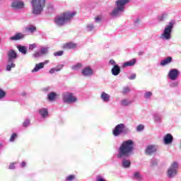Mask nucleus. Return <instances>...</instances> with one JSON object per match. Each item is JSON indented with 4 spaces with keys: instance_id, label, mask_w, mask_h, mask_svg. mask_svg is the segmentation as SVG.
<instances>
[{
    "instance_id": "f8f14e48",
    "label": "nucleus",
    "mask_w": 181,
    "mask_h": 181,
    "mask_svg": "<svg viewBox=\"0 0 181 181\" xmlns=\"http://www.w3.org/2000/svg\"><path fill=\"white\" fill-rule=\"evenodd\" d=\"M81 74L86 77H90V76H93V74H94V71L91 67L87 66L81 71Z\"/></svg>"
},
{
    "instance_id": "c9c22d12",
    "label": "nucleus",
    "mask_w": 181,
    "mask_h": 181,
    "mask_svg": "<svg viewBox=\"0 0 181 181\" xmlns=\"http://www.w3.org/2000/svg\"><path fill=\"white\" fill-rule=\"evenodd\" d=\"M76 178V175H69L68 177H66V181H71V180H74V179Z\"/></svg>"
},
{
    "instance_id": "c03bdc74",
    "label": "nucleus",
    "mask_w": 181,
    "mask_h": 181,
    "mask_svg": "<svg viewBox=\"0 0 181 181\" xmlns=\"http://www.w3.org/2000/svg\"><path fill=\"white\" fill-rule=\"evenodd\" d=\"M136 78V74H133L129 77V80H135Z\"/></svg>"
},
{
    "instance_id": "a18cd8bd",
    "label": "nucleus",
    "mask_w": 181,
    "mask_h": 181,
    "mask_svg": "<svg viewBox=\"0 0 181 181\" xmlns=\"http://www.w3.org/2000/svg\"><path fill=\"white\" fill-rule=\"evenodd\" d=\"M88 30H92L93 29H94V25H89L87 26Z\"/></svg>"
},
{
    "instance_id": "49530a36",
    "label": "nucleus",
    "mask_w": 181,
    "mask_h": 181,
    "mask_svg": "<svg viewBox=\"0 0 181 181\" xmlns=\"http://www.w3.org/2000/svg\"><path fill=\"white\" fill-rule=\"evenodd\" d=\"M56 71H54V68H52L49 70V73L50 74H53L54 73H55Z\"/></svg>"
},
{
    "instance_id": "9b49d317",
    "label": "nucleus",
    "mask_w": 181,
    "mask_h": 181,
    "mask_svg": "<svg viewBox=\"0 0 181 181\" xmlns=\"http://www.w3.org/2000/svg\"><path fill=\"white\" fill-rule=\"evenodd\" d=\"M158 151V146L155 145H148L145 151V153L146 155H152L153 153H155Z\"/></svg>"
},
{
    "instance_id": "f03ea898",
    "label": "nucleus",
    "mask_w": 181,
    "mask_h": 181,
    "mask_svg": "<svg viewBox=\"0 0 181 181\" xmlns=\"http://www.w3.org/2000/svg\"><path fill=\"white\" fill-rule=\"evenodd\" d=\"M76 13V12L70 11L64 12L61 15L57 16L54 18V22L57 26H63L64 25H66L67 22H70V21L74 18Z\"/></svg>"
},
{
    "instance_id": "ea45409f",
    "label": "nucleus",
    "mask_w": 181,
    "mask_h": 181,
    "mask_svg": "<svg viewBox=\"0 0 181 181\" xmlns=\"http://www.w3.org/2000/svg\"><path fill=\"white\" fill-rule=\"evenodd\" d=\"M63 69V65H59L56 68H54L55 71H60Z\"/></svg>"
},
{
    "instance_id": "a19ab883",
    "label": "nucleus",
    "mask_w": 181,
    "mask_h": 181,
    "mask_svg": "<svg viewBox=\"0 0 181 181\" xmlns=\"http://www.w3.org/2000/svg\"><path fill=\"white\" fill-rule=\"evenodd\" d=\"M36 44H31L29 45V49L30 50H33V49H36Z\"/></svg>"
},
{
    "instance_id": "c756f323",
    "label": "nucleus",
    "mask_w": 181,
    "mask_h": 181,
    "mask_svg": "<svg viewBox=\"0 0 181 181\" xmlns=\"http://www.w3.org/2000/svg\"><path fill=\"white\" fill-rule=\"evenodd\" d=\"M145 126L144 124H139L136 127V131L138 132H141V131H144Z\"/></svg>"
},
{
    "instance_id": "c85d7f7f",
    "label": "nucleus",
    "mask_w": 181,
    "mask_h": 181,
    "mask_svg": "<svg viewBox=\"0 0 181 181\" xmlns=\"http://www.w3.org/2000/svg\"><path fill=\"white\" fill-rule=\"evenodd\" d=\"M16 138H18V134L16 133H13L9 139L10 142H13V141H15V139H16Z\"/></svg>"
},
{
    "instance_id": "6e6552de",
    "label": "nucleus",
    "mask_w": 181,
    "mask_h": 181,
    "mask_svg": "<svg viewBox=\"0 0 181 181\" xmlns=\"http://www.w3.org/2000/svg\"><path fill=\"white\" fill-rule=\"evenodd\" d=\"M124 129H125L124 124H117L112 131L114 136H119L121 133L124 132Z\"/></svg>"
},
{
    "instance_id": "4468645a",
    "label": "nucleus",
    "mask_w": 181,
    "mask_h": 181,
    "mask_svg": "<svg viewBox=\"0 0 181 181\" xmlns=\"http://www.w3.org/2000/svg\"><path fill=\"white\" fill-rule=\"evenodd\" d=\"M77 47V44L74 42H66L65 44L63 45V49L65 50H70V49H76Z\"/></svg>"
},
{
    "instance_id": "a211bd4d",
    "label": "nucleus",
    "mask_w": 181,
    "mask_h": 181,
    "mask_svg": "<svg viewBox=\"0 0 181 181\" xmlns=\"http://www.w3.org/2000/svg\"><path fill=\"white\" fill-rule=\"evenodd\" d=\"M25 36L23 34L18 33L16 34L14 36L10 37V40H21V39H23Z\"/></svg>"
},
{
    "instance_id": "37998d69",
    "label": "nucleus",
    "mask_w": 181,
    "mask_h": 181,
    "mask_svg": "<svg viewBox=\"0 0 181 181\" xmlns=\"http://www.w3.org/2000/svg\"><path fill=\"white\" fill-rule=\"evenodd\" d=\"M101 19H102L101 16H96V17L95 18V22H100V21H101Z\"/></svg>"
},
{
    "instance_id": "58836bf2",
    "label": "nucleus",
    "mask_w": 181,
    "mask_h": 181,
    "mask_svg": "<svg viewBox=\"0 0 181 181\" xmlns=\"http://www.w3.org/2000/svg\"><path fill=\"white\" fill-rule=\"evenodd\" d=\"M144 97L145 98H151V97H152V92H146L144 94Z\"/></svg>"
},
{
    "instance_id": "f704fd0d",
    "label": "nucleus",
    "mask_w": 181,
    "mask_h": 181,
    "mask_svg": "<svg viewBox=\"0 0 181 181\" xmlns=\"http://www.w3.org/2000/svg\"><path fill=\"white\" fill-rule=\"evenodd\" d=\"M134 177L135 179H137L138 180H141V174L139 173V172H136L134 175Z\"/></svg>"
},
{
    "instance_id": "7ed1b4c3",
    "label": "nucleus",
    "mask_w": 181,
    "mask_h": 181,
    "mask_svg": "<svg viewBox=\"0 0 181 181\" xmlns=\"http://www.w3.org/2000/svg\"><path fill=\"white\" fill-rule=\"evenodd\" d=\"M33 6V13L34 15H40L43 11V8L46 6V0H30Z\"/></svg>"
},
{
    "instance_id": "a878e982",
    "label": "nucleus",
    "mask_w": 181,
    "mask_h": 181,
    "mask_svg": "<svg viewBox=\"0 0 181 181\" xmlns=\"http://www.w3.org/2000/svg\"><path fill=\"white\" fill-rule=\"evenodd\" d=\"M18 52H20V53H23V54H26V53H28V49L25 46H18Z\"/></svg>"
},
{
    "instance_id": "423d86ee",
    "label": "nucleus",
    "mask_w": 181,
    "mask_h": 181,
    "mask_svg": "<svg viewBox=\"0 0 181 181\" xmlns=\"http://www.w3.org/2000/svg\"><path fill=\"white\" fill-rule=\"evenodd\" d=\"M62 100L64 103L66 104H73V103L77 102V98L70 92H66L63 94Z\"/></svg>"
},
{
    "instance_id": "6ab92c4d",
    "label": "nucleus",
    "mask_w": 181,
    "mask_h": 181,
    "mask_svg": "<svg viewBox=\"0 0 181 181\" xmlns=\"http://www.w3.org/2000/svg\"><path fill=\"white\" fill-rule=\"evenodd\" d=\"M45 67V64L43 62L37 64L35 67L32 70V73H35L36 71H39L40 69H43Z\"/></svg>"
},
{
    "instance_id": "473e14b6",
    "label": "nucleus",
    "mask_w": 181,
    "mask_h": 181,
    "mask_svg": "<svg viewBox=\"0 0 181 181\" xmlns=\"http://www.w3.org/2000/svg\"><path fill=\"white\" fill-rule=\"evenodd\" d=\"M131 91V89H129V87H124L122 89V94H128Z\"/></svg>"
},
{
    "instance_id": "7c9ffc66",
    "label": "nucleus",
    "mask_w": 181,
    "mask_h": 181,
    "mask_svg": "<svg viewBox=\"0 0 181 181\" xmlns=\"http://www.w3.org/2000/svg\"><path fill=\"white\" fill-rule=\"evenodd\" d=\"M81 67H83V64H77L76 65L72 66V70H79V69Z\"/></svg>"
},
{
    "instance_id": "bb28decb",
    "label": "nucleus",
    "mask_w": 181,
    "mask_h": 181,
    "mask_svg": "<svg viewBox=\"0 0 181 181\" xmlns=\"http://www.w3.org/2000/svg\"><path fill=\"white\" fill-rule=\"evenodd\" d=\"M120 103H121V105H122L123 107H127L128 105H130V104H132V101H129L127 99L122 100Z\"/></svg>"
},
{
    "instance_id": "de8ad7c7",
    "label": "nucleus",
    "mask_w": 181,
    "mask_h": 181,
    "mask_svg": "<svg viewBox=\"0 0 181 181\" xmlns=\"http://www.w3.org/2000/svg\"><path fill=\"white\" fill-rule=\"evenodd\" d=\"M25 166H26V162L23 161V162L21 163V167H22V168H25Z\"/></svg>"
},
{
    "instance_id": "5701e85b",
    "label": "nucleus",
    "mask_w": 181,
    "mask_h": 181,
    "mask_svg": "<svg viewBox=\"0 0 181 181\" xmlns=\"http://www.w3.org/2000/svg\"><path fill=\"white\" fill-rule=\"evenodd\" d=\"M39 112L40 115L42 117V118H46L47 115H49V112L47 110V108H43L39 110Z\"/></svg>"
},
{
    "instance_id": "3c124183",
    "label": "nucleus",
    "mask_w": 181,
    "mask_h": 181,
    "mask_svg": "<svg viewBox=\"0 0 181 181\" xmlns=\"http://www.w3.org/2000/svg\"><path fill=\"white\" fill-rule=\"evenodd\" d=\"M138 54H139V56H142V55H144V51L139 52L138 53Z\"/></svg>"
},
{
    "instance_id": "393cba45",
    "label": "nucleus",
    "mask_w": 181,
    "mask_h": 181,
    "mask_svg": "<svg viewBox=\"0 0 181 181\" xmlns=\"http://www.w3.org/2000/svg\"><path fill=\"white\" fill-rule=\"evenodd\" d=\"M123 168H128L131 166V160L124 159L122 160Z\"/></svg>"
},
{
    "instance_id": "412c9836",
    "label": "nucleus",
    "mask_w": 181,
    "mask_h": 181,
    "mask_svg": "<svg viewBox=\"0 0 181 181\" xmlns=\"http://www.w3.org/2000/svg\"><path fill=\"white\" fill-rule=\"evenodd\" d=\"M136 63V59H133L132 60H130L129 62H125L123 64V67H128V66H134Z\"/></svg>"
},
{
    "instance_id": "b1692460",
    "label": "nucleus",
    "mask_w": 181,
    "mask_h": 181,
    "mask_svg": "<svg viewBox=\"0 0 181 181\" xmlns=\"http://www.w3.org/2000/svg\"><path fill=\"white\" fill-rule=\"evenodd\" d=\"M101 98H102V100H103V101L107 103V102L110 101V95L107 94L105 92H103L101 94Z\"/></svg>"
},
{
    "instance_id": "9d476101",
    "label": "nucleus",
    "mask_w": 181,
    "mask_h": 181,
    "mask_svg": "<svg viewBox=\"0 0 181 181\" xmlns=\"http://www.w3.org/2000/svg\"><path fill=\"white\" fill-rule=\"evenodd\" d=\"M168 77L170 80H176L179 77V71L176 69H171L168 73Z\"/></svg>"
},
{
    "instance_id": "4c0bfd02",
    "label": "nucleus",
    "mask_w": 181,
    "mask_h": 181,
    "mask_svg": "<svg viewBox=\"0 0 181 181\" xmlns=\"http://www.w3.org/2000/svg\"><path fill=\"white\" fill-rule=\"evenodd\" d=\"M48 51H49V49H47V48L42 47L40 52H41L42 54H47Z\"/></svg>"
},
{
    "instance_id": "0eeeda50",
    "label": "nucleus",
    "mask_w": 181,
    "mask_h": 181,
    "mask_svg": "<svg viewBox=\"0 0 181 181\" xmlns=\"http://www.w3.org/2000/svg\"><path fill=\"white\" fill-rule=\"evenodd\" d=\"M177 168L178 165L176 162H173L170 168L168 170V175L169 177H173L177 175Z\"/></svg>"
},
{
    "instance_id": "ddd939ff",
    "label": "nucleus",
    "mask_w": 181,
    "mask_h": 181,
    "mask_svg": "<svg viewBox=\"0 0 181 181\" xmlns=\"http://www.w3.org/2000/svg\"><path fill=\"white\" fill-rule=\"evenodd\" d=\"M127 4H129V0H117L115 2L116 6H117V8H121L123 11H124L125 5H127Z\"/></svg>"
},
{
    "instance_id": "864d4df0",
    "label": "nucleus",
    "mask_w": 181,
    "mask_h": 181,
    "mask_svg": "<svg viewBox=\"0 0 181 181\" xmlns=\"http://www.w3.org/2000/svg\"><path fill=\"white\" fill-rule=\"evenodd\" d=\"M3 145L2 144H0V149L2 148Z\"/></svg>"
},
{
    "instance_id": "8fccbe9b",
    "label": "nucleus",
    "mask_w": 181,
    "mask_h": 181,
    "mask_svg": "<svg viewBox=\"0 0 181 181\" xmlns=\"http://www.w3.org/2000/svg\"><path fill=\"white\" fill-rule=\"evenodd\" d=\"M9 169H15V165L13 164H11L10 166H9Z\"/></svg>"
},
{
    "instance_id": "e433bc0d",
    "label": "nucleus",
    "mask_w": 181,
    "mask_h": 181,
    "mask_svg": "<svg viewBox=\"0 0 181 181\" xmlns=\"http://www.w3.org/2000/svg\"><path fill=\"white\" fill-rule=\"evenodd\" d=\"M64 52L63 51H58L54 53V56L57 57V56H63Z\"/></svg>"
},
{
    "instance_id": "cd10ccee",
    "label": "nucleus",
    "mask_w": 181,
    "mask_h": 181,
    "mask_svg": "<svg viewBox=\"0 0 181 181\" xmlns=\"http://www.w3.org/2000/svg\"><path fill=\"white\" fill-rule=\"evenodd\" d=\"M25 30L27 32H30V33H33V32H35V30H36V27H35L33 25H30V27L27 28L25 29Z\"/></svg>"
},
{
    "instance_id": "aec40b11",
    "label": "nucleus",
    "mask_w": 181,
    "mask_h": 181,
    "mask_svg": "<svg viewBox=\"0 0 181 181\" xmlns=\"http://www.w3.org/2000/svg\"><path fill=\"white\" fill-rule=\"evenodd\" d=\"M169 63H172V57H168L160 62V66H166L169 64Z\"/></svg>"
},
{
    "instance_id": "4be33fe9",
    "label": "nucleus",
    "mask_w": 181,
    "mask_h": 181,
    "mask_svg": "<svg viewBox=\"0 0 181 181\" xmlns=\"http://www.w3.org/2000/svg\"><path fill=\"white\" fill-rule=\"evenodd\" d=\"M56 97H57V93L55 92H51L47 95L49 101H54V100H56Z\"/></svg>"
},
{
    "instance_id": "603ef678",
    "label": "nucleus",
    "mask_w": 181,
    "mask_h": 181,
    "mask_svg": "<svg viewBox=\"0 0 181 181\" xmlns=\"http://www.w3.org/2000/svg\"><path fill=\"white\" fill-rule=\"evenodd\" d=\"M165 18V17L163 16L160 18V21H163V19Z\"/></svg>"
},
{
    "instance_id": "f3484780",
    "label": "nucleus",
    "mask_w": 181,
    "mask_h": 181,
    "mask_svg": "<svg viewBox=\"0 0 181 181\" xmlns=\"http://www.w3.org/2000/svg\"><path fill=\"white\" fill-rule=\"evenodd\" d=\"M119 73H121V68L118 65H115L112 69V74L113 76H118Z\"/></svg>"
},
{
    "instance_id": "79ce46f5",
    "label": "nucleus",
    "mask_w": 181,
    "mask_h": 181,
    "mask_svg": "<svg viewBox=\"0 0 181 181\" xmlns=\"http://www.w3.org/2000/svg\"><path fill=\"white\" fill-rule=\"evenodd\" d=\"M109 64L113 66H117V64H115V61L114 59H110L109 62Z\"/></svg>"
},
{
    "instance_id": "2f4dec72",
    "label": "nucleus",
    "mask_w": 181,
    "mask_h": 181,
    "mask_svg": "<svg viewBox=\"0 0 181 181\" xmlns=\"http://www.w3.org/2000/svg\"><path fill=\"white\" fill-rule=\"evenodd\" d=\"M30 124V120L26 119V120H25V121L23 122V127L24 128H26V127H29Z\"/></svg>"
},
{
    "instance_id": "20e7f679",
    "label": "nucleus",
    "mask_w": 181,
    "mask_h": 181,
    "mask_svg": "<svg viewBox=\"0 0 181 181\" xmlns=\"http://www.w3.org/2000/svg\"><path fill=\"white\" fill-rule=\"evenodd\" d=\"M18 57V54H16V52H15V50L13 49H11L10 51H8V64L6 66V70H7V71H11V70H12V69H15V64L13 63V60L14 59H16Z\"/></svg>"
},
{
    "instance_id": "f257e3e1",
    "label": "nucleus",
    "mask_w": 181,
    "mask_h": 181,
    "mask_svg": "<svg viewBox=\"0 0 181 181\" xmlns=\"http://www.w3.org/2000/svg\"><path fill=\"white\" fill-rule=\"evenodd\" d=\"M134 148H135L134 141L129 139L122 141L118 149L117 158L121 159V158H128V156H131L132 152H134Z\"/></svg>"
},
{
    "instance_id": "1a4fd4ad",
    "label": "nucleus",
    "mask_w": 181,
    "mask_h": 181,
    "mask_svg": "<svg viewBox=\"0 0 181 181\" xmlns=\"http://www.w3.org/2000/svg\"><path fill=\"white\" fill-rule=\"evenodd\" d=\"M11 8H13V9H16L17 11L23 9V8H25V2L22 1H13L11 3Z\"/></svg>"
},
{
    "instance_id": "39448f33",
    "label": "nucleus",
    "mask_w": 181,
    "mask_h": 181,
    "mask_svg": "<svg viewBox=\"0 0 181 181\" xmlns=\"http://www.w3.org/2000/svg\"><path fill=\"white\" fill-rule=\"evenodd\" d=\"M175 26V22H170L168 25L164 28L163 34L160 35V39L163 40H169L172 37V30Z\"/></svg>"
},
{
    "instance_id": "dca6fc26",
    "label": "nucleus",
    "mask_w": 181,
    "mask_h": 181,
    "mask_svg": "<svg viewBox=\"0 0 181 181\" xmlns=\"http://www.w3.org/2000/svg\"><path fill=\"white\" fill-rule=\"evenodd\" d=\"M121 12H124L122 8L117 7L114 8L112 12L110 13L111 16H118Z\"/></svg>"
},
{
    "instance_id": "72a5a7b5",
    "label": "nucleus",
    "mask_w": 181,
    "mask_h": 181,
    "mask_svg": "<svg viewBox=\"0 0 181 181\" xmlns=\"http://www.w3.org/2000/svg\"><path fill=\"white\" fill-rule=\"evenodd\" d=\"M6 95V93L4 90L0 89V100L4 98Z\"/></svg>"
},
{
    "instance_id": "2eb2a0df",
    "label": "nucleus",
    "mask_w": 181,
    "mask_h": 181,
    "mask_svg": "<svg viewBox=\"0 0 181 181\" xmlns=\"http://www.w3.org/2000/svg\"><path fill=\"white\" fill-rule=\"evenodd\" d=\"M173 142V136L170 134H167L163 139V143L165 145H169Z\"/></svg>"
},
{
    "instance_id": "09e8293b",
    "label": "nucleus",
    "mask_w": 181,
    "mask_h": 181,
    "mask_svg": "<svg viewBox=\"0 0 181 181\" xmlns=\"http://www.w3.org/2000/svg\"><path fill=\"white\" fill-rule=\"evenodd\" d=\"M35 57H39V56H40V52H35Z\"/></svg>"
}]
</instances>
